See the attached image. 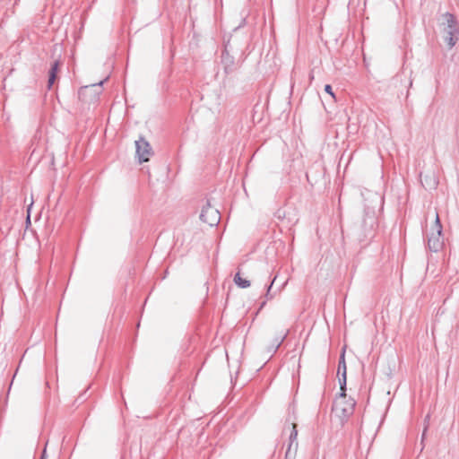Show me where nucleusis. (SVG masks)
<instances>
[{
	"label": "nucleus",
	"mask_w": 459,
	"mask_h": 459,
	"mask_svg": "<svg viewBox=\"0 0 459 459\" xmlns=\"http://www.w3.org/2000/svg\"><path fill=\"white\" fill-rule=\"evenodd\" d=\"M442 25L444 26L443 30L445 33L444 39L446 45L451 48L458 40L459 26L455 16L450 13H444L442 15Z\"/></svg>",
	"instance_id": "nucleus-1"
},
{
	"label": "nucleus",
	"mask_w": 459,
	"mask_h": 459,
	"mask_svg": "<svg viewBox=\"0 0 459 459\" xmlns=\"http://www.w3.org/2000/svg\"><path fill=\"white\" fill-rule=\"evenodd\" d=\"M377 225V219L375 212L370 209H365L361 221L358 228V238L363 241L373 236Z\"/></svg>",
	"instance_id": "nucleus-2"
},
{
	"label": "nucleus",
	"mask_w": 459,
	"mask_h": 459,
	"mask_svg": "<svg viewBox=\"0 0 459 459\" xmlns=\"http://www.w3.org/2000/svg\"><path fill=\"white\" fill-rule=\"evenodd\" d=\"M356 402L353 398L337 397L333 404V411H334L339 417L348 419L353 414Z\"/></svg>",
	"instance_id": "nucleus-3"
},
{
	"label": "nucleus",
	"mask_w": 459,
	"mask_h": 459,
	"mask_svg": "<svg viewBox=\"0 0 459 459\" xmlns=\"http://www.w3.org/2000/svg\"><path fill=\"white\" fill-rule=\"evenodd\" d=\"M200 220L208 224L209 226H216L221 220V214L217 209L211 205L209 200L206 201V204L203 205Z\"/></svg>",
	"instance_id": "nucleus-4"
},
{
	"label": "nucleus",
	"mask_w": 459,
	"mask_h": 459,
	"mask_svg": "<svg viewBox=\"0 0 459 459\" xmlns=\"http://www.w3.org/2000/svg\"><path fill=\"white\" fill-rule=\"evenodd\" d=\"M135 148L136 156L140 163L147 162L153 154L150 143L143 136L135 141Z\"/></svg>",
	"instance_id": "nucleus-5"
},
{
	"label": "nucleus",
	"mask_w": 459,
	"mask_h": 459,
	"mask_svg": "<svg viewBox=\"0 0 459 459\" xmlns=\"http://www.w3.org/2000/svg\"><path fill=\"white\" fill-rule=\"evenodd\" d=\"M221 64L226 74H230L238 69L235 58L230 54L227 46H225V48L221 53Z\"/></svg>",
	"instance_id": "nucleus-6"
},
{
	"label": "nucleus",
	"mask_w": 459,
	"mask_h": 459,
	"mask_svg": "<svg viewBox=\"0 0 459 459\" xmlns=\"http://www.w3.org/2000/svg\"><path fill=\"white\" fill-rule=\"evenodd\" d=\"M444 245L442 232L433 231L428 238V247L431 252H438Z\"/></svg>",
	"instance_id": "nucleus-7"
},
{
	"label": "nucleus",
	"mask_w": 459,
	"mask_h": 459,
	"mask_svg": "<svg viewBox=\"0 0 459 459\" xmlns=\"http://www.w3.org/2000/svg\"><path fill=\"white\" fill-rule=\"evenodd\" d=\"M421 185L426 190L436 189L438 185V178L435 172H429L424 175L421 178Z\"/></svg>",
	"instance_id": "nucleus-8"
},
{
	"label": "nucleus",
	"mask_w": 459,
	"mask_h": 459,
	"mask_svg": "<svg viewBox=\"0 0 459 459\" xmlns=\"http://www.w3.org/2000/svg\"><path fill=\"white\" fill-rule=\"evenodd\" d=\"M60 64H61L60 61L56 60L51 65V68L48 73V89H50L52 87V85L55 83V82L57 78L56 74H57V71L59 69Z\"/></svg>",
	"instance_id": "nucleus-9"
},
{
	"label": "nucleus",
	"mask_w": 459,
	"mask_h": 459,
	"mask_svg": "<svg viewBox=\"0 0 459 459\" xmlns=\"http://www.w3.org/2000/svg\"><path fill=\"white\" fill-rule=\"evenodd\" d=\"M286 333L283 334V335H280V336H277L273 344L268 346L267 347V351L269 353H274L276 352V351L279 349V347L281 346V344L282 343V342L284 341L285 337H286Z\"/></svg>",
	"instance_id": "nucleus-10"
},
{
	"label": "nucleus",
	"mask_w": 459,
	"mask_h": 459,
	"mask_svg": "<svg viewBox=\"0 0 459 459\" xmlns=\"http://www.w3.org/2000/svg\"><path fill=\"white\" fill-rule=\"evenodd\" d=\"M233 281L235 284L241 289H247L251 284L250 281L242 278L239 273L235 274Z\"/></svg>",
	"instance_id": "nucleus-11"
},
{
	"label": "nucleus",
	"mask_w": 459,
	"mask_h": 459,
	"mask_svg": "<svg viewBox=\"0 0 459 459\" xmlns=\"http://www.w3.org/2000/svg\"><path fill=\"white\" fill-rule=\"evenodd\" d=\"M337 374L341 375V377H343L344 375L347 376V368H346V362H345V351H344L342 352L340 359H339Z\"/></svg>",
	"instance_id": "nucleus-12"
},
{
	"label": "nucleus",
	"mask_w": 459,
	"mask_h": 459,
	"mask_svg": "<svg viewBox=\"0 0 459 459\" xmlns=\"http://www.w3.org/2000/svg\"><path fill=\"white\" fill-rule=\"evenodd\" d=\"M299 444L295 443H289L286 453H285V459H295L297 451H298Z\"/></svg>",
	"instance_id": "nucleus-13"
},
{
	"label": "nucleus",
	"mask_w": 459,
	"mask_h": 459,
	"mask_svg": "<svg viewBox=\"0 0 459 459\" xmlns=\"http://www.w3.org/2000/svg\"><path fill=\"white\" fill-rule=\"evenodd\" d=\"M339 384H340V394L338 397L346 398V385H347V376H343L339 377Z\"/></svg>",
	"instance_id": "nucleus-14"
},
{
	"label": "nucleus",
	"mask_w": 459,
	"mask_h": 459,
	"mask_svg": "<svg viewBox=\"0 0 459 459\" xmlns=\"http://www.w3.org/2000/svg\"><path fill=\"white\" fill-rule=\"evenodd\" d=\"M297 437H298L297 424L292 422L291 423V431H290V434L289 437V443H292V444L298 443Z\"/></svg>",
	"instance_id": "nucleus-15"
},
{
	"label": "nucleus",
	"mask_w": 459,
	"mask_h": 459,
	"mask_svg": "<svg viewBox=\"0 0 459 459\" xmlns=\"http://www.w3.org/2000/svg\"><path fill=\"white\" fill-rule=\"evenodd\" d=\"M442 229L443 228H442V224H441L438 213L436 212V218H435L434 225L432 227V230L437 231V232H442Z\"/></svg>",
	"instance_id": "nucleus-16"
},
{
	"label": "nucleus",
	"mask_w": 459,
	"mask_h": 459,
	"mask_svg": "<svg viewBox=\"0 0 459 459\" xmlns=\"http://www.w3.org/2000/svg\"><path fill=\"white\" fill-rule=\"evenodd\" d=\"M276 280V276L272 280L270 285L267 287L265 297L267 299H272L274 297V294L271 292L272 287Z\"/></svg>",
	"instance_id": "nucleus-17"
},
{
	"label": "nucleus",
	"mask_w": 459,
	"mask_h": 459,
	"mask_svg": "<svg viewBox=\"0 0 459 459\" xmlns=\"http://www.w3.org/2000/svg\"><path fill=\"white\" fill-rule=\"evenodd\" d=\"M325 91L326 93H328L333 99H335V95H334V93L333 91V88H332V86L330 84H325Z\"/></svg>",
	"instance_id": "nucleus-18"
},
{
	"label": "nucleus",
	"mask_w": 459,
	"mask_h": 459,
	"mask_svg": "<svg viewBox=\"0 0 459 459\" xmlns=\"http://www.w3.org/2000/svg\"><path fill=\"white\" fill-rule=\"evenodd\" d=\"M88 90H89L88 86L81 88L79 91V98H82V96H83Z\"/></svg>",
	"instance_id": "nucleus-19"
},
{
	"label": "nucleus",
	"mask_w": 459,
	"mask_h": 459,
	"mask_svg": "<svg viewBox=\"0 0 459 459\" xmlns=\"http://www.w3.org/2000/svg\"><path fill=\"white\" fill-rule=\"evenodd\" d=\"M85 394L86 390L83 393L80 394V395L77 397V401L83 402L86 399Z\"/></svg>",
	"instance_id": "nucleus-20"
},
{
	"label": "nucleus",
	"mask_w": 459,
	"mask_h": 459,
	"mask_svg": "<svg viewBox=\"0 0 459 459\" xmlns=\"http://www.w3.org/2000/svg\"><path fill=\"white\" fill-rule=\"evenodd\" d=\"M102 83H103V81L100 82H99V83H97V84H93V85H91V87H95V86H101V85H102Z\"/></svg>",
	"instance_id": "nucleus-21"
},
{
	"label": "nucleus",
	"mask_w": 459,
	"mask_h": 459,
	"mask_svg": "<svg viewBox=\"0 0 459 459\" xmlns=\"http://www.w3.org/2000/svg\"><path fill=\"white\" fill-rule=\"evenodd\" d=\"M46 450L43 451L40 459H45Z\"/></svg>",
	"instance_id": "nucleus-22"
},
{
	"label": "nucleus",
	"mask_w": 459,
	"mask_h": 459,
	"mask_svg": "<svg viewBox=\"0 0 459 459\" xmlns=\"http://www.w3.org/2000/svg\"><path fill=\"white\" fill-rule=\"evenodd\" d=\"M426 431H427V427L425 428V429H424V431H423V433H422V439H423V438H424V437H425V433H426Z\"/></svg>",
	"instance_id": "nucleus-23"
}]
</instances>
